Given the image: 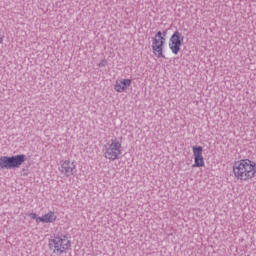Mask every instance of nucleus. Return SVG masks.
<instances>
[{"label":"nucleus","instance_id":"11","mask_svg":"<svg viewBox=\"0 0 256 256\" xmlns=\"http://www.w3.org/2000/svg\"><path fill=\"white\" fill-rule=\"evenodd\" d=\"M0 161H25V155H17L12 157L3 156Z\"/></svg>","mask_w":256,"mask_h":256},{"label":"nucleus","instance_id":"12","mask_svg":"<svg viewBox=\"0 0 256 256\" xmlns=\"http://www.w3.org/2000/svg\"><path fill=\"white\" fill-rule=\"evenodd\" d=\"M29 217H31V219L36 220V223H41V220H39V216H37V213H30Z\"/></svg>","mask_w":256,"mask_h":256},{"label":"nucleus","instance_id":"10","mask_svg":"<svg viewBox=\"0 0 256 256\" xmlns=\"http://www.w3.org/2000/svg\"><path fill=\"white\" fill-rule=\"evenodd\" d=\"M194 161H203V147L193 146L192 147Z\"/></svg>","mask_w":256,"mask_h":256},{"label":"nucleus","instance_id":"5","mask_svg":"<svg viewBox=\"0 0 256 256\" xmlns=\"http://www.w3.org/2000/svg\"><path fill=\"white\" fill-rule=\"evenodd\" d=\"M184 43L185 36L181 32L175 31L169 39L168 47L173 55H179Z\"/></svg>","mask_w":256,"mask_h":256},{"label":"nucleus","instance_id":"1","mask_svg":"<svg viewBox=\"0 0 256 256\" xmlns=\"http://www.w3.org/2000/svg\"><path fill=\"white\" fill-rule=\"evenodd\" d=\"M233 173L236 179H239L240 181H249V179L255 177L256 164L253 161L235 162Z\"/></svg>","mask_w":256,"mask_h":256},{"label":"nucleus","instance_id":"7","mask_svg":"<svg viewBox=\"0 0 256 256\" xmlns=\"http://www.w3.org/2000/svg\"><path fill=\"white\" fill-rule=\"evenodd\" d=\"M60 171H61V173L66 175V177H71V175H73V173H75V163L71 162V161L62 162Z\"/></svg>","mask_w":256,"mask_h":256},{"label":"nucleus","instance_id":"3","mask_svg":"<svg viewBox=\"0 0 256 256\" xmlns=\"http://www.w3.org/2000/svg\"><path fill=\"white\" fill-rule=\"evenodd\" d=\"M49 247L55 255H63V253H67V250L71 248V240L65 235L55 236L49 240Z\"/></svg>","mask_w":256,"mask_h":256},{"label":"nucleus","instance_id":"2","mask_svg":"<svg viewBox=\"0 0 256 256\" xmlns=\"http://www.w3.org/2000/svg\"><path fill=\"white\" fill-rule=\"evenodd\" d=\"M167 43V32L166 31H158L153 37H152V53L157 57V59H161L165 57V54L163 53L165 49V44Z\"/></svg>","mask_w":256,"mask_h":256},{"label":"nucleus","instance_id":"4","mask_svg":"<svg viewBox=\"0 0 256 256\" xmlns=\"http://www.w3.org/2000/svg\"><path fill=\"white\" fill-rule=\"evenodd\" d=\"M123 149V145L121 140L114 138L107 142L105 145V157L110 161H116L119 159V155H121Z\"/></svg>","mask_w":256,"mask_h":256},{"label":"nucleus","instance_id":"8","mask_svg":"<svg viewBox=\"0 0 256 256\" xmlns=\"http://www.w3.org/2000/svg\"><path fill=\"white\" fill-rule=\"evenodd\" d=\"M38 221H40V223H55V221H57V215L55 212L49 211L48 213L38 218Z\"/></svg>","mask_w":256,"mask_h":256},{"label":"nucleus","instance_id":"6","mask_svg":"<svg viewBox=\"0 0 256 256\" xmlns=\"http://www.w3.org/2000/svg\"><path fill=\"white\" fill-rule=\"evenodd\" d=\"M132 83L133 81L129 78L118 79L114 84V91H116V93H125V91L131 87Z\"/></svg>","mask_w":256,"mask_h":256},{"label":"nucleus","instance_id":"9","mask_svg":"<svg viewBox=\"0 0 256 256\" xmlns=\"http://www.w3.org/2000/svg\"><path fill=\"white\" fill-rule=\"evenodd\" d=\"M23 161H0L1 169H15L19 167Z\"/></svg>","mask_w":256,"mask_h":256},{"label":"nucleus","instance_id":"13","mask_svg":"<svg viewBox=\"0 0 256 256\" xmlns=\"http://www.w3.org/2000/svg\"><path fill=\"white\" fill-rule=\"evenodd\" d=\"M205 165L204 161H195L192 167H203Z\"/></svg>","mask_w":256,"mask_h":256}]
</instances>
